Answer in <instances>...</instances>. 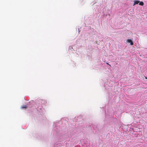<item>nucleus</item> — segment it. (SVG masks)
<instances>
[{
  "label": "nucleus",
  "mask_w": 147,
  "mask_h": 147,
  "mask_svg": "<svg viewBox=\"0 0 147 147\" xmlns=\"http://www.w3.org/2000/svg\"><path fill=\"white\" fill-rule=\"evenodd\" d=\"M127 42H129L130 43L131 45H133L134 44L132 40L131 39H127Z\"/></svg>",
  "instance_id": "1"
},
{
  "label": "nucleus",
  "mask_w": 147,
  "mask_h": 147,
  "mask_svg": "<svg viewBox=\"0 0 147 147\" xmlns=\"http://www.w3.org/2000/svg\"><path fill=\"white\" fill-rule=\"evenodd\" d=\"M139 3V1H134V3L133 4V6H134L136 4H138Z\"/></svg>",
  "instance_id": "2"
},
{
  "label": "nucleus",
  "mask_w": 147,
  "mask_h": 147,
  "mask_svg": "<svg viewBox=\"0 0 147 147\" xmlns=\"http://www.w3.org/2000/svg\"><path fill=\"white\" fill-rule=\"evenodd\" d=\"M139 5L142 6H143L144 5V3L142 1L139 2Z\"/></svg>",
  "instance_id": "3"
},
{
  "label": "nucleus",
  "mask_w": 147,
  "mask_h": 147,
  "mask_svg": "<svg viewBox=\"0 0 147 147\" xmlns=\"http://www.w3.org/2000/svg\"><path fill=\"white\" fill-rule=\"evenodd\" d=\"M21 107L22 108V109H23L24 108L26 109L27 108V106L26 105H23V106H22Z\"/></svg>",
  "instance_id": "4"
},
{
  "label": "nucleus",
  "mask_w": 147,
  "mask_h": 147,
  "mask_svg": "<svg viewBox=\"0 0 147 147\" xmlns=\"http://www.w3.org/2000/svg\"><path fill=\"white\" fill-rule=\"evenodd\" d=\"M106 63L108 65H109L110 67H111V66L109 64V63Z\"/></svg>",
  "instance_id": "5"
},
{
  "label": "nucleus",
  "mask_w": 147,
  "mask_h": 147,
  "mask_svg": "<svg viewBox=\"0 0 147 147\" xmlns=\"http://www.w3.org/2000/svg\"><path fill=\"white\" fill-rule=\"evenodd\" d=\"M145 78L147 79V78H146V77H145Z\"/></svg>",
  "instance_id": "6"
}]
</instances>
